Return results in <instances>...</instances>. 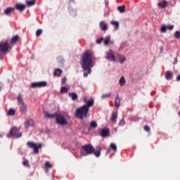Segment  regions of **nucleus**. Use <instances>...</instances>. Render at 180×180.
I'll return each mask as SVG.
<instances>
[{"instance_id": "obj_3", "label": "nucleus", "mask_w": 180, "mask_h": 180, "mask_svg": "<svg viewBox=\"0 0 180 180\" xmlns=\"http://www.w3.org/2000/svg\"><path fill=\"white\" fill-rule=\"evenodd\" d=\"M89 112V110L85 105H82L75 112V116L76 117H77V119H80V120H82V119L88 116Z\"/></svg>"}, {"instance_id": "obj_14", "label": "nucleus", "mask_w": 180, "mask_h": 180, "mask_svg": "<svg viewBox=\"0 0 180 180\" xmlns=\"http://www.w3.org/2000/svg\"><path fill=\"white\" fill-rule=\"evenodd\" d=\"M158 5L159 8H161V9H165V8H167V6H168V1L164 0L162 2L158 3Z\"/></svg>"}, {"instance_id": "obj_17", "label": "nucleus", "mask_w": 180, "mask_h": 180, "mask_svg": "<svg viewBox=\"0 0 180 180\" xmlns=\"http://www.w3.org/2000/svg\"><path fill=\"white\" fill-rule=\"evenodd\" d=\"M115 105L116 108L120 107V97H119V94H117L115 99Z\"/></svg>"}, {"instance_id": "obj_57", "label": "nucleus", "mask_w": 180, "mask_h": 180, "mask_svg": "<svg viewBox=\"0 0 180 180\" xmlns=\"http://www.w3.org/2000/svg\"><path fill=\"white\" fill-rule=\"evenodd\" d=\"M0 56H1V53H0Z\"/></svg>"}, {"instance_id": "obj_33", "label": "nucleus", "mask_w": 180, "mask_h": 180, "mask_svg": "<svg viewBox=\"0 0 180 180\" xmlns=\"http://www.w3.org/2000/svg\"><path fill=\"white\" fill-rule=\"evenodd\" d=\"M90 127H92V129H96V127H98V123H96V121H93L90 123Z\"/></svg>"}, {"instance_id": "obj_50", "label": "nucleus", "mask_w": 180, "mask_h": 180, "mask_svg": "<svg viewBox=\"0 0 180 180\" xmlns=\"http://www.w3.org/2000/svg\"><path fill=\"white\" fill-rule=\"evenodd\" d=\"M110 150H111L110 148L107 149V153H106V154H107V155L109 154V153H110Z\"/></svg>"}, {"instance_id": "obj_7", "label": "nucleus", "mask_w": 180, "mask_h": 180, "mask_svg": "<svg viewBox=\"0 0 180 180\" xmlns=\"http://www.w3.org/2000/svg\"><path fill=\"white\" fill-rule=\"evenodd\" d=\"M75 8V1L74 0H70L69 1V13L72 16H76L77 15V10Z\"/></svg>"}, {"instance_id": "obj_4", "label": "nucleus", "mask_w": 180, "mask_h": 180, "mask_svg": "<svg viewBox=\"0 0 180 180\" xmlns=\"http://www.w3.org/2000/svg\"><path fill=\"white\" fill-rule=\"evenodd\" d=\"M82 155H91L94 153V146L91 144H86L81 148Z\"/></svg>"}, {"instance_id": "obj_47", "label": "nucleus", "mask_w": 180, "mask_h": 180, "mask_svg": "<svg viewBox=\"0 0 180 180\" xmlns=\"http://www.w3.org/2000/svg\"><path fill=\"white\" fill-rule=\"evenodd\" d=\"M168 30H172L174 29V25H167Z\"/></svg>"}, {"instance_id": "obj_10", "label": "nucleus", "mask_w": 180, "mask_h": 180, "mask_svg": "<svg viewBox=\"0 0 180 180\" xmlns=\"http://www.w3.org/2000/svg\"><path fill=\"white\" fill-rule=\"evenodd\" d=\"M44 86H47V82H33L31 84V88H44Z\"/></svg>"}, {"instance_id": "obj_39", "label": "nucleus", "mask_w": 180, "mask_h": 180, "mask_svg": "<svg viewBox=\"0 0 180 180\" xmlns=\"http://www.w3.org/2000/svg\"><path fill=\"white\" fill-rule=\"evenodd\" d=\"M175 39H180V31H176L174 33Z\"/></svg>"}, {"instance_id": "obj_43", "label": "nucleus", "mask_w": 180, "mask_h": 180, "mask_svg": "<svg viewBox=\"0 0 180 180\" xmlns=\"http://www.w3.org/2000/svg\"><path fill=\"white\" fill-rule=\"evenodd\" d=\"M102 41H103V37H101L100 39H97V40L96 41V43L97 44H101V43H102Z\"/></svg>"}, {"instance_id": "obj_46", "label": "nucleus", "mask_w": 180, "mask_h": 180, "mask_svg": "<svg viewBox=\"0 0 180 180\" xmlns=\"http://www.w3.org/2000/svg\"><path fill=\"white\" fill-rule=\"evenodd\" d=\"M124 61H126V58L122 57L120 60V64H123L124 63Z\"/></svg>"}, {"instance_id": "obj_11", "label": "nucleus", "mask_w": 180, "mask_h": 180, "mask_svg": "<svg viewBox=\"0 0 180 180\" xmlns=\"http://www.w3.org/2000/svg\"><path fill=\"white\" fill-rule=\"evenodd\" d=\"M19 110L21 115H26L27 113V105L22 103L19 105Z\"/></svg>"}, {"instance_id": "obj_31", "label": "nucleus", "mask_w": 180, "mask_h": 180, "mask_svg": "<svg viewBox=\"0 0 180 180\" xmlns=\"http://www.w3.org/2000/svg\"><path fill=\"white\" fill-rule=\"evenodd\" d=\"M68 92V88L65 86H62L60 88V94H67Z\"/></svg>"}, {"instance_id": "obj_16", "label": "nucleus", "mask_w": 180, "mask_h": 180, "mask_svg": "<svg viewBox=\"0 0 180 180\" xmlns=\"http://www.w3.org/2000/svg\"><path fill=\"white\" fill-rule=\"evenodd\" d=\"M99 26L101 30H103L104 32L108 30V24H105V21H101L99 23Z\"/></svg>"}, {"instance_id": "obj_37", "label": "nucleus", "mask_w": 180, "mask_h": 180, "mask_svg": "<svg viewBox=\"0 0 180 180\" xmlns=\"http://www.w3.org/2000/svg\"><path fill=\"white\" fill-rule=\"evenodd\" d=\"M32 122V120H27L25 122L24 124L25 127L27 129V127H29V126H30V122Z\"/></svg>"}, {"instance_id": "obj_18", "label": "nucleus", "mask_w": 180, "mask_h": 180, "mask_svg": "<svg viewBox=\"0 0 180 180\" xmlns=\"http://www.w3.org/2000/svg\"><path fill=\"white\" fill-rule=\"evenodd\" d=\"M69 97L71 98L72 101H77V99H78V95L75 92L69 93Z\"/></svg>"}, {"instance_id": "obj_22", "label": "nucleus", "mask_w": 180, "mask_h": 180, "mask_svg": "<svg viewBox=\"0 0 180 180\" xmlns=\"http://www.w3.org/2000/svg\"><path fill=\"white\" fill-rule=\"evenodd\" d=\"M61 74H63V70L61 69H56L53 72V75H55V77H60Z\"/></svg>"}, {"instance_id": "obj_21", "label": "nucleus", "mask_w": 180, "mask_h": 180, "mask_svg": "<svg viewBox=\"0 0 180 180\" xmlns=\"http://www.w3.org/2000/svg\"><path fill=\"white\" fill-rule=\"evenodd\" d=\"M13 11H15V8L13 7H8L4 11V14L6 15H11Z\"/></svg>"}, {"instance_id": "obj_51", "label": "nucleus", "mask_w": 180, "mask_h": 180, "mask_svg": "<svg viewBox=\"0 0 180 180\" xmlns=\"http://www.w3.org/2000/svg\"><path fill=\"white\" fill-rule=\"evenodd\" d=\"M177 63H178V59L176 58V59L174 60V64H176Z\"/></svg>"}, {"instance_id": "obj_29", "label": "nucleus", "mask_w": 180, "mask_h": 180, "mask_svg": "<svg viewBox=\"0 0 180 180\" xmlns=\"http://www.w3.org/2000/svg\"><path fill=\"white\" fill-rule=\"evenodd\" d=\"M17 41H19V35H15L11 39V43H16Z\"/></svg>"}, {"instance_id": "obj_55", "label": "nucleus", "mask_w": 180, "mask_h": 180, "mask_svg": "<svg viewBox=\"0 0 180 180\" xmlns=\"http://www.w3.org/2000/svg\"><path fill=\"white\" fill-rule=\"evenodd\" d=\"M8 139L11 137V135H7Z\"/></svg>"}, {"instance_id": "obj_20", "label": "nucleus", "mask_w": 180, "mask_h": 180, "mask_svg": "<svg viewBox=\"0 0 180 180\" xmlns=\"http://www.w3.org/2000/svg\"><path fill=\"white\" fill-rule=\"evenodd\" d=\"M111 25H112V26H115L114 30L116 31L119 29L120 27V24L118 22V21H115V20H112L110 22Z\"/></svg>"}, {"instance_id": "obj_5", "label": "nucleus", "mask_w": 180, "mask_h": 180, "mask_svg": "<svg viewBox=\"0 0 180 180\" xmlns=\"http://www.w3.org/2000/svg\"><path fill=\"white\" fill-rule=\"evenodd\" d=\"M10 136L14 139H20L22 133L19 131V129L16 127H13L10 129Z\"/></svg>"}, {"instance_id": "obj_25", "label": "nucleus", "mask_w": 180, "mask_h": 180, "mask_svg": "<svg viewBox=\"0 0 180 180\" xmlns=\"http://www.w3.org/2000/svg\"><path fill=\"white\" fill-rule=\"evenodd\" d=\"M116 119H117V113L112 112L111 116V121L112 122V123H116Z\"/></svg>"}, {"instance_id": "obj_9", "label": "nucleus", "mask_w": 180, "mask_h": 180, "mask_svg": "<svg viewBox=\"0 0 180 180\" xmlns=\"http://www.w3.org/2000/svg\"><path fill=\"white\" fill-rule=\"evenodd\" d=\"M106 54L107 55L105 56V58L108 61L113 62L116 60V56H115V52L112 49H110L109 51H108L106 52Z\"/></svg>"}, {"instance_id": "obj_2", "label": "nucleus", "mask_w": 180, "mask_h": 180, "mask_svg": "<svg viewBox=\"0 0 180 180\" xmlns=\"http://www.w3.org/2000/svg\"><path fill=\"white\" fill-rule=\"evenodd\" d=\"M44 114L45 117H46L47 119H53V117H56V123L58 124H60V126H67V124H68V122L67 121L65 117H64V115H57V112L50 114L47 111H44Z\"/></svg>"}, {"instance_id": "obj_6", "label": "nucleus", "mask_w": 180, "mask_h": 180, "mask_svg": "<svg viewBox=\"0 0 180 180\" xmlns=\"http://www.w3.org/2000/svg\"><path fill=\"white\" fill-rule=\"evenodd\" d=\"M27 146L29 148H32V150H34V154H39V149L41 147V143H39L37 146L34 142L28 141Z\"/></svg>"}, {"instance_id": "obj_38", "label": "nucleus", "mask_w": 180, "mask_h": 180, "mask_svg": "<svg viewBox=\"0 0 180 180\" xmlns=\"http://www.w3.org/2000/svg\"><path fill=\"white\" fill-rule=\"evenodd\" d=\"M167 25H164L162 26L160 30H161V32H162L163 33H165V32H167Z\"/></svg>"}, {"instance_id": "obj_42", "label": "nucleus", "mask_w": 180, "mask_h": 180, "mask_svg": "<svg viewBox=\"0 0 180 180\" xmlns=\"http://www.w3.org/2000/svg\"><path fill=\"white\" fill-rule=\"evenodd\" d=\"M45 166H46V168H51L53 167V165H51V164H50V162H46Z\"/></svg>"}, {"instance_id": "obj_13", "label": "nucleus", "mask_w": 180, "mask_h": 180, "mask_svg": "<svg viewBox=\"0 0 180 180\" xmlns=\"http://www.w3.org/2000/svg\"><path fill=\"white\" fill-rule=\"evenodd\" d=\"M110 133V131L108 129H103L101 131V137H108Z\"/></svg>"}, {"instance_id": "obj_28", "label": "nucleus", "mask_w": 180, "mask_h": 180, "mask_svg": "<svg viewBox=\"0 0 180 180\" xmlns=\"http://www.w3.org/2000/svg\"><path fill=\"white\" fill-rule=\"evenodd\" d=\"M26 4L27 6H33L36 3L34 1V0H27Z\"/></svg>"}, {"instance_id": "obj_48", "label": "nucleus", "mask_w": 180, "mask_h": 180, "mask_svg": "<svg viewBox=\"0 0 180 180\" xmlns=\"http://www.w3.org/2000/svg\"><path fill=\"white\" fill-rule=\"evenodd\" d=\"M67 82V77H63L61 80L62 84H65Z\"/></svg>"}, {"instance_id": "obj_49", "label": "nucleus", "mask_w": 180, "mask_h": 180, "mask_svg": "<svg viewBox=\"0 0 180 180\" xmlns=\"http://www.w3.org/2000/svg\"><path fill=\"white\" fill-rule=\"evenodd\" d=\"M105 5L106 7H108V5H109V1H105Z\"/></svg>"}, {"instance_id": "obj_8", "label": "nucleus", "mask_w": 180, "mask_h": 180, "mask_svg": "<svg viewBox=\"0 0 180 180\" xmlns=\"http://www.w3.org/2000/svg\"><path fill=\"white\" fill-rule=\"evenodd\" d=\"M9 50H11V46H9V42H8V41L0 42V51L1 53H7Z\"/></svg>"}, {"instance_id": "obj_44", "label": "nucleus", "mask_w": 180, "mask_h": 180, "mask_svg": "<svg viewBox=\"0 0 180 180\" xmlns=\"http://www.w3.org/2000/svg\"><path fill=\"white\" fill-rule=\"evenodd\" d=\"M125 122H124V120L122 118L120 122H119V126H124Z\"/></svg>"}, {"instance_id": "obj_40", "label": "nucleus", "mask_w": 180, "mask_h": 180, "mask_svg": "<svg viewBox=\"0 0 180 180\" xmlns=\"http://www.w3.org/2000/svg\"><path fill=\"white\" fill-rule=\"evenodd\" d=\"M106 98H110V94H103V96H101L102 99H105Z\"/></svg>"}, {"instance_id": "obj_23", "label": "nucleus", "mask_w": 180, "mask_h": 180, "mask_svg": "<svg viewBox=\"0 0 180 180\" xmlns=\"http://www.w3.org/2000/svg\"><path fill=\"white\" fill-rule=\"evenodd\" d=\"M120 86H124L126 85V79H124V77L122 76L119 80Z\"/></svg>"}, {"instance_id": "obj_1", "label": "nucleus", "mask_w": 180, "mask_h": 180, "mask_svg": "<svg viewBox=\"0 0 180 180\" xmlns=\"http://www.w3.org/2000/svg\"><path fill=\"white\" fill-rule=\"evenodd\" d=\"M81 65L83 71H87L84 73V78L88 77L89 74L92 72L91 68L94 67V58L92 53L89 51H86L83 53V56L81 58Z\"/></svg>"}, {"instance_id": "obj_12", "label": "nucleus", "mask_w": 180, "mask_h": 180, "mask_svg": "<svg viewBox=\"0 0 180 180\" xmlns=\"http://www.w3.org/2000/svg\"><path fill=\"white\" fill-rule=\"evenodd\" d=\"M101 151H102V148H101V147L99 146H97L96 150L95 148H93L92 154H94L95 157L98 158V157H101Z\"/></svg>"}, {"instance_id": "obj_30", "label": "nucleus", "mask_w": 180, "mask_h": 180, "mask_svg": "<svg viewBox=\"0 0 180 180\" xmlns=\"http://www.w3.org/2000/svg\"><path fill=\"white\" fill-rule=\"evenodd\" d=\"M109 43H110V37H107L104 39L105 46H109Z\"/></svg>"}, {"instance_id": "obj_19", "label": "nucleus", "mask_w": 180, "mask_h": 180, "mask_svg": "<svg viewBox=\"0 0 180 180\" xmlns=\"http://www.w3.org/2000/svg\"><path fill=\"white\" fill-rule=\"evenodd\" d=\"M86 102H87V104H84L83 106H85L89 110V108H91V106H94V100L91 99L88 101H86Z\"/></svg>"}, {"instance_id": "obj_52", "label": "nucleus", "mask_w": 180, "mask_h": 180, "mask_svg": "<svg viewBox=\"0 0 180 180\" xmlns=\"http://www.w3.org/2000/svg\"><path fill=\"white\" fill-rule=\"evenodd\" d=\"M162 51H164V48L160 47V53H162Z\"/></svg>"}, {"instance_id": "obj_53", "label": "nucleus", "mask_w": 180, "mask_h": 180, "mask_svg": "<svg viewBox=\"0 0 180 180\" xmlns=\"http://www.w3.org/2000/svg\"><path fill=\"white\" fill-rule=\"evenodd\" d=\"M121 45H122V46H124V43H122ZM122 46H121L120 48V50H122Z\"/></svg>"}, {"instance_id": "obj_27", "label": "nucleus", "mask_w": 180, "mask_h": 180, "mask_svg": "<svg viewBox=\"0 0 180 180\" xmlns=\"http://www.w3.org/2000/svg\"><path fill=\"white\" fill-rule=\"evenodd\" d=\"M165 78L168 80L172 79V72H171L170 71H167L165 75Z\"/></svg>"}, {"instance_id": "obj_15", "label": "nucleus", "mask_w": 180, "mask_h": 180, "mask_svg": "<svg viewBox=\"0 0 180 180\" xmlns=\"http://www.w3.org/2000/svg\"><path fill=\"white\" fill-rule=\"evenodd\" d=\"M25 8H26V6H25V4H15V9H17V11H20V12H22V11Z\"/></svg>"}, {"instance_id": "obj_24", "label": "nucleus", "mask_w": 180, "mask_h": 180, "mask_svg": "<svg viewBox=\"0 0 180 180\" xmlns=\"http://www.w3.org/2000/svg\"><path fill=\"white\" fill-rule=\"evenodd\" d=\"M16 110L13 108H10L7 112L8 116H15Z\"/></svg>"}, {"instance_id": "obj_54", "label": "nucleus", "mask_w": 180, "mask_h": 180, "mask_svg": "<svg viewBox=\"0 0 180 180\" xmlns=\"http://www.w3.org/2000/svg\"><path fill=\"white\" fill-rule=\"evenodd\" d=\"M110 43H111V44H115V41H110Z\"/></svg>"}, {"instance_id": "obj_45", "label": "nucleus", "mask_w": 180, "mask_h": 180, "mask_svg": "<svg viewBox=\"0 0 180 180\" xmlns=\"http://www.w3.org/2000/svg\"><path fill=\"white\" fill-rule=\"evenodd\" d=\"M143 129L145 130V131L148 132V131H150V127H148V126H147V125H145V126L143 127Z\"/></svg>"}, {"instance_id": "obj_34", "label": "nucleus", "mask_w": 180, "mask_h": 180, "mask_svg": "<svg viewBox=\"0 0 180 180\" xmlns=\"http://www.w3.org/2000/svg\"><path fill=\"white\" fill-rule=\"evenodd\" d=\"M57 62L59 63V64H64V58L61 57V56H59L57 58Z\"/></svg>"}, {"instance_id": "obj_41", "label": "nucleus", "mask_w": 180, "mask_h": 180, "mask_svg": "<svg viewBox=\"0 0 180 180\" xmlns=\"http://www.w3.org/2000/svg\"><path fill=\"white\" fill-rule=\"evenodd\" d=\"M22 165H24V167H30L29 160H25L24 162H22Z\"/></svg>"}, {"instance_id": "obj_56", "label": "nucleus", "mask_w": 180, "mask_h": 180, "mask_svg": "<svg viewBox=\"0 0 180 180\" xmlns=\"http://www.w3.org/2000/svg\"><path fill=\"white\" fill-rule=\"evenodd\" d=\"M1 91H2V87H1V86H0V92H1Z\"/></svg>"}, {"instance_id": "obj_26", "label": "nucleus", "mask_w": 180, "mask_h": 180, "mask_svg": "<svg viewBox=\"0 0 180 180\" xmlns=\"http://www.w3.org/2000/svg\"><path fill=\"white\" fill-rule=\"evenodd\" d=\"M117 11H119L120 13H124L126 12V7L124 6H118Z\"/></svg>"}, {"instance_id": "obj_36", "label": "nucleus", "mask_w": 180, "mask_h": 180, "mask_svg": "<svg viewBox=\"0 0 180 180\" xmlns=\"http://www.w3.org/2000/svg\"><path fill=\"white\" fill-rule=\"evenodd\" d=\"M42 34H43V30L41 29L37 30V32H36L37 37H39V36H41Z\"/></svg>"}, {"instance_id": "obj_35", "label": "nucleus", "mask_w": 180, "mask_h": 180, "mask_svg": "<svg viewBox=\"0 0 180 180\" xmlns=\"http://www.w3.org/2000/svg\"><path fill=\"white\" fill-rule=\"evenodd\" d=\"M110 148L111 150H113V151H117V146H116V144L112 143L110 146Z\"/></svg>"}, {"instance_id": "obj_32", "label": "nucleus", "mask_w": 180, "mask_h": 180, "mask_svg": "<svg viewBox=\"0 0 180 180\" xmlns=\"http://www.w3.org/2000/svg\"><path fill=\"white\" fill-rule=\"evenodd\" d=\"M18 101L19 105H23V103H25V102L23 101V98H22V96H20V94L18 96Z\"/></svg>"}]
</instances>
